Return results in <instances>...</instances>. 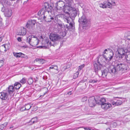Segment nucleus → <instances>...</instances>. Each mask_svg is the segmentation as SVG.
I'll use <instances>...</instances> for the list:
<instances>
[{"mask_svg":"<svg viewBox=\"0 0 130 130\" xmlns=\"http://www.w3.org/2000/svg\"><path fill=\"white\" fill-rule=\"evenodd\" d=\"M102 66H103L99 64L98 62L97 63H94V67L95 71L100 70Z\"/></svg>","mask_w":130,"mask_h":130,"instance_id":"22","label":"nucleus"},{"mask_svg":"<svg viewBox=\"0 0 130 130\" xmlns=\"http://www.w3.org/2000/svg\"><path fill=\"white\" fill-rule=\"evenodd\" d=\"M117 106H118L121 104L122 103V102L120 100H117L116 102Z\"/></svg>","mask_w":130,"mask_h":130,"instance_id":"36","label":"nucleus"},{"mask_svg":"<svg viewBox=\"0 0 130 130\" xmlns=\"http://www.w3.org/2000/svg\"><path fill=\"white\" fill-rule=\"evenodd\" d=\"M72 7L71 6L66 5L64 6L63 11L64 12L67 13L69 14V11L70 12L71 9H72Z\"/></svg>","mask_w":130,"mask_h":130,"instance_id":"19","label":"nucleus"},{"mask_svg":"<svg viewBox=\"0 0 130 130\" xmlns=\"http://www.w3.org/2000/svg\"><path fill=\"white\" fill-rule=\"evenodd\" d=\"M108 73L107 72L106 70H104L99 75L105 78L106 77Z\"/></svg>","mask_w":130,"mask_h":130,"instance_id":"24","label":"nucleus"},{"mask_svg":"<svg viewBox=\"0 0 130 130\" xmlns=\"http://www.w3.org/2000/svg\"><path fill=\"white\" fill-rule=\"evenodd\" d=\"M87 100V97L85 96L82 98V101L83 102H84Z\"/></svg>","mask_w":130,"mask_h":130,"instance_id":"38","label":"nucleus"},{"mask_svg":"<svg viewBox=\"0 0 130 130\" xmlns=\"http://www.w3.org/2000/svg\"><path fill=\"white\" fill-rule=\"evenodd\" d=\"M14 90V88L13 86H9L8 89V91L9 94H11L12 93Z\"/></svg>","mask_w":130,"mask_h":130,"instance_id":"25","label":"nucleus"},{"mask_svg":"<svg viewBox=\"0 0 130 130\" xmlns=\"http://www.w3.org/2000/svg\"><path fill=\"white\" fill-rule=\"evenodd\" d=\"M13 54L15 57L17 58H19V56L18 54L17 53H16L15 52L13 53Z\"/></svg>","mask_w":130,"mask_h":130,"instance_id":"44","label":"nucleus"},{"mask_svg":"<svg viewBox=\"0 0 130 130\" xmlns=\"http://www.w3.org/2000/svg\"><path fill=\"white\" fill-rule=\"evenodd\" d=\"M36 23V21L35 20H30L28 21L26 24V27L29 29L33 28L34 27Z\"/></svg>","mask_w":130,"mask_h":130,"instance_id":"12","label":"nucleus"},{"mask_svg":"<svg viewBox=\"0 0 130 130\" xmlns=\"http://www.w3.org/2000/svg\"><path fill=\"white\" fill-rule=\"evenodd\" d=\"M79 21L80 24L82 25L83 29H86L87 25L88 20L86 18L85 15H83L82 17L79 18Z\"/></svg>","mask_w":130,"mask_h":130,"instance_id":"7","label":"nucleus"},{"mask_svg":"<svg viewBox=\"0 0 130 130\" xmlns=\"http://www.w3.org/2000/svg\"><path fill=\"white\" fill-rule=\"evenodd\" d=\"M3 46H4V47L5 49L4 51L6 52L7 50L8 49V48L7 47L8 45L7 44H5L3 45Z\"/></svg>","mask_w":130,"mask_h":130,"instance_id":"40","label":"nucleus"},{"mask_svg":"<svg viewBox=\"0 0 130 130\" xmlns=\"http://www.w3.org/2000/svg\"><path fill=\"white\" fill-rule=\"evenodd\" d=\"M37 108H38L36 106H34L32 108V110L33 111H35L37 110Z\"/></svg>","mask_w":130,"mask_h":130,"instance_id":"42","label":"nucleus"},{"mask_svg":"<svg viewBox=\"0 0 130 130\" xmlns=\"http://www.w3.org/2000/svg\"><path fill=\"white\" fill-rule=\"evenodd\" d=\"M84 128L85 130H91L90 128L89 127H84Z\"/></svg>","mask_w":130,"mask_h":130,"instance_id":"45","label":"nucleus"},{"mask_svg":"<svg viewBox=\"0 0 130 130\" xmlns=\"http://www.w3.org/2000/svg\"><path fill=\"white\" fill-rule=\"evenodd\" d=\"M77 10L76 9L72 7V9H71L68 15L69 16L71 15L72 17L74 18L77 15Z\"/></svg>","mask_w":130,"mask_h":130,"instance_id":"16","label":"nucleus"},{"mask_svg":"<svg viewBox=\"0 0 130 130\" xmlns=\"http://www.w3.org/2000/svg\"><path fill=\"white\" fill-rule=\"evenodd\" d=\"M13 127V125H11L10 127V128H12Z\"/></svg>","mask_w":130,"mask_h":130,"instance_id":"52","label":"nucleus"},{"mask_svg":"<svg viewBox=\"0 0 130 130\" xmlns=\"http://www.w3.org/2000/svg\"><path fill=\"white\" fill-rule=\"evenodd\" d=\"M127 48L128 49H129V48H130V43L128 44Z\"/></svg>","mask_w":130,"mask_h":130,"instance_id":"49","label":"nucleus"},{"mask_svg":"<svg viewBox=\"0 0 130 130\" xmlns=\"http://www.w3.org/2000/svg\"><path fill=\"white\" fill-rule=\"evenodd\" d=\"M128 51V49L125 48L119 49L118 51V56L119 58L123 60L125 58V53H126Z\"/></svg>","mask_w":130,"mask_h":130,"instance_id":"8","label":"nucleus"},{"mask_svg":"<svg viewBox=\"0 0 130 130\" xmlns=\"http://www.w3.org/2000/svg\"><path fill=\"white\" fill-rule=\"evenodd\" d=\"M66 20L67 21L68 23L69 24L67 25V28L69 30L70 29H73L74 28V27L72 23H71L70 20H72V19L70 18L67 17L66 18Z\"/></svg>","mask_w":130,"mask_h":130,"instance_id":"14","label":"nucleus"},{"mask_svg":"<svg viewBox=\"0 0 130 130\" xmlns=\"http://www.w3.org/2000/svg\"><path fill=\"white\" fill-rule=\"evenodd\" d=\"M44 8L41 9L38 12V14L40 15L41 14H44V19L46 22H50L54 20V15L52 14L51 12L49 11L48 9H51L52 7H50L48 4L45 3L44 5Z\"/></svg>","mask_w":130,"mask_h":130,"instance_id":"1","label":"nucleus"},{"mask_svg":"<svg viewBox=\"0 0 130 130\" xmlns=\"http://www.w3.org/2000/svg\"><path fill=\"white\" fill-rule=\"evenodd\" d=\"M18 35L20 36H23L25 35L26 33V30L25 29L23 28L20 30L18 32Z\"/></svg>","mask_w":130,"mask_h":130,"instance_id":"23","label":"nucleus"},{"mask_svg":"<svg viewBox=\"0 0 130 130\" xmlns=\"http://www.w3.org/2000/svg\"><path fill=\"white\" fill-rule=\"evenodd\" d=\"M8 97L7 93H6L2 92L0 93V98L2 100H6Z\"/></svg>","mask_w":130,"mask_h":130,"instance_id":"21","label":"nucleus"},{"mask_svg":"<svg viewBox=\"0 0 130 130\" xmlns=\"http://www.w3.org/2000/svg\"><path fill=\"white\" fill-rule=\"evenodd\" d=\"M23 107V109H24V108H25V107Z\"/></svg>","mask_w":130,"mask_h":130,"instance_id":"54","label":"nucleus"},{"mask_svg":"<svg viewBox=\"0 0 130 130\" xmlns=\"http://www.w3.org/2000/svg\"><path fill=\"white\" fill-rule=\"evenodd\" d=\"M71 94V92H69V93H68V94Z\"/></svg>","mask_w":130,"mask_h":130,"instance_id":"53","label":"nucleus"},{"mask_svg":"<svg viewBox=\"0 0 130 130\" xmlns=\"http://www.w3.org/2000/svg\"><path fill=\"white\" fill-rule=\"evenodd\" d=\"M18 41H19L20 42L22 41L21 38L20 37H18L17 38Z\"/></svg>","mask_w":130,"mask_h":130,"instance_id":"46","label":"nucleus"},{"mask_svg":"<svg viewBox=\"0 0 130 130\" xmlns=\"http://www.w3.org/2000/svg\"><path fill=\"white\" fill-rule=\"evenodd\" d=\"M67 4L68 5L71 6L72 5V3H73V1H67Z\"/></svg>","mask_w":130,"mask_h":130,"instance_id":"35","label":"nucleus"},{"mask_svg":"<svg viewBox=\"0 0 130 130\" xmlns=\"http://www.w3.org/2000/svg\"><path fill=\"white\" fill-rule=\"evenodd\" d=\"M116 103V102H112V104L113 105L116 106L117 105Z\"/></svg>","mask_w":130,"mask_h":130,"instance_id":"48","label":"nucleus"},{"mask_svg":"<svg viewBox=\"0 0 130 130\" xmlns=\"http://www.w3.org/2000/svg\"><path fill=\"white\" fill-rule=\"evenodd\" d=\"M2 10L4 12V14L6 17H10L12 14L11 10L10 9L5 8H2Z\"/></svg>","mask_w":130,"mask_h":130,"instance_id":"10","label":"nucleus"},{"mask_svg":"<svg viewBox=\"0 0 130 130\" xmlns=\"http://www.w3.org/2000/svg\"><path fill=\"white\" fill-rule=\"evenodd\" d=\"M50 69H53L56 70L58 72V66L56 65H52L51 67L49 68Z\"/></svg>","mask_w":130,"mask_h":130,"instance_id":"28","label":"nucleus"},{"mask_svg":"<svg viewBox=\"0 0 130 130\" xmlns=\"http://www.w3.org/2000/svg\"><path fill=\"white\" fill-rule=\"evenodd\" d=\"M21 84L19 82H16L14 85V88L16 89H19L21 87Z\"/></svg>","mask_w":130,"mask_h":130,"instance_id":"26","label":"nucleus"},{"mask_svg":"<svg viewBox=\"0 0 130 130\" xmlns=\"http://www.w3.org/2000/svg\"><path fill=\"white\" fill-rule=\"evenodd\" d=\"M2 39V38L1 37H0V42L1 41Z\"/></svg>","mask_w":130,"mask_h":130,"instance_id":"50","label":"nucleus"},{"mask_svg":"<svg viewBox=\"0 0 130 130\" xmlns=\"http://www.w3.org/2000/svg\"><path fill=\"white\" fill-rule=\"evenodd\" d=\"M98 81V80H89V82L90 83H96Z\"/></svg>","mask_w":130,"mask_h":130,"instance_id":"43","label":"nucleus"},{"mask_svg":"<svg viewBox=\"0 0 130 130\" xmlns=\"http://www.w3.org/2000/svg\"><path fill=\"white\" fill-rule=\"evenodd\" d=\"M26 41L31 46H35L39 43L38 38L33 36H30L27 38Z\"/></svg>","mask_w":130,"mask_h":130,"instance_id":"3","label":"nucleus"},{"mask_svg":"<svg viewBox=\"0 0 130 130\" xmlns=\"http://www.w3.org/2000/svg\"><path fill=\"white\" fill-rule=\"evenodd\" d=\"M43 60L42 59H40V58H37L35 60V61H40L41 62V63L42 61H43Z\"/></svg>","mask_w":130,"mask_h":130,"instance_id":"39","label":"nucleus"},{"mask_svg":"<svg viewBox=\"0 0 130 130\" xmlns=\"http://www.w3.org/2000/svg\"><path fill=\"white\" fill-rule=\"evenodd\" d=\"M45 89L46 90V88H45Z\"/></svg>","mask_w":130,"mask_h":130,"instance_id":"55","label":"nucleus"},{"mask_svg":"<svg viewBox=\"0 0 130 130\" xmlns=\"http://www.w3.org/2000/svg\"><path fill=\"white\" fill-rule=\"evenodd\" d=\"M32 104H30V103H28L26 104L24 106V109H22L23 108V107H21L20 109V110L21 111H22L25 110H28L32 106Z\"/></svg>","mask_w":130,"mask_h":130,"instance_id":"20","label":"nucleus"},{"mask_svg":"<svg viewBox=\"0 0 130 130\" xmlns=\"http://www.w3.org/2000/svg\"><path fill=\"white\" fill-rule=\"evenodd\" d=\"M98 60V62L99 64H100L103 66H106L105 63L104 61V58L103 56H99Z\"/></svg>","mask_w":130,"mask_h":130,"instance_id":"15","label":"nucleus"},{"mask_svg":"<svg viewBox=\"0 0 130 130\" xmlns=\"http://www.w3.org/2000/svg\"><path fill=\"white\" fill-rule=\"evenodd\" d=\"M33 80L32 78H29L28 81V83L29 84H31L33 83Z\"/></svg>","mask_w":130,"mask_h":130,"instance_id":"32","label":"nucleus"},{"mask_svg":"<svg viewBox=\"0 0 130 130\" xmlns=\"http://www.w3.org/2000/svg\"><path fill=\"white\" fill-rule=\"evenodd\" d=\"M85 66V65L84 64H83L82 65L79 66L78 67V71L79 72L80 70H81Z\"/></svg>","mask_w":130,"mask_h":130,"instance_id":"34","label":"nucleus"},{"mask_svg":"<svg viewBox=\"0 0 130 130\" xmlns=\"http://www.w3.org/2000/svg\"><path fill=\"white\" fill-rule=\"evenodd\" d=\"M103 56L106 60L110 61L112 58L113 56V52L109 49H105L103 53Z\"/></svg>","mask_w":130,"mask_h":130,"instance_id":"4","label":"nucleus"},{"mask_svg":"<svg viewBox=\"0 0 130 130\" xmlns=\"http://www.w3.org/2000/svg\"><path fill=\"white\" fill-rule=\"evenodd\" d=\"M61 2L60 1H59L58 3V4H57V5L56 6V7L57 9H59L60 8H61L63 6V5H60V4H61V2Z\"/></svg>","mask_w":130,"mask_h":130,"instance_id":"30","label":"nucleus"},{"mask_svg":"<svg viewBox=\"0 0 130 130\" xmlns=\"http://www.w3.org/2000/svg\"><path fill=\"white\" fill-rule=\"evenodd\" d=\"M7 122H6L3 125H7Z\"/></svg>","mask_w":130,"mask_h":130,"instance_id":"51","label":"nucleus"},{"mask_svg":"<svg viewBox=\"0 0 130 130\" xmlns=\"http://www.w3.org/2000/svg\"><path fill=\"white\" fill-rule=\"evenodd\" d=\"M30 121L32 122L33 123L37 122L38 121L37 118L35 117L32 118Z\"/></svg>","mask_w":130,"mask_h":130,"instance_id":"31","label":"nucleus"},{"mask_svg":"<svg viewBox=\"0 0 130 130\" xmlns=\"http://www.w3.org/2000/svg\"><path fill=\"white\" fill-rule=\"evenodd\" d=\"M50 40L54 42L56 41L60 38V35L56 33H52L49 36Z\"/></svg>","mask_w":130,"mask_h":130,"instance_id":"9","label":"nucleus"},{"mask_svg":"<svg viewBox=\"0 0 130 130\" xmlns=\"http://www.w3.org/2000/svg\"><path fill=\"white\" fill-rule=\"evenodd\" d=\"M97 103L98 104L101 105L102 108L105 111L109 109L112 107L111 104L107 102L104 98L100 99Z\"/></svg>","mask_w":130,"mask_h":130,"instance_id":"2","label":"nucleus"},{"mask_svg":"<svg viewBox=\"0 0 130 130\" xmlns=\"http://www.w3.org/2000/svg\"><path fill=\"white\" fill-rule=\"evenodd\" d=\"M4 62L3 60H0V67H2L4 64Z\"/></svg>","mask_w":130,"mask_h":130,"instance_id":"41","label":"nucleus"},{"mask_svg":"<svg viewBox=\"0 0 130 130\" xmlns=\"http://www.w3.org/2000/svg\"><path fill=\"white\" fill-rule=\"evenodd\" d=\"M79 74V72L77 71L76 73H75L73 76L74 78L75 79L77 78L78 76V75Z\"/></svg>","mask_w":130,"mask_h":130,"instance_id":"33","label":"nucleus"},{"mask_svg":"<svg viewBox=\"0 0 130 130\" xmlns=\"http://www.w3.org/2000/svg\"><path fill=\"white\" fill-rule=\"evenodd\" d=\"M118 69V71H124L127 69V66L123 63H120L117 64L116 65Z\"/></svg>","mask_w":130,"mask_h":130,"instance_id":"11","label":"nucleus"},{"mask_svg":"<svg viewBox=\"0 0 130 130\" xmlns=\"http://www.w3.org/2000/svg\"><path fill=\"white\" fill-rule=\"evenodd\" d=\"M111 2L108 1H104L103 3L99 4L100 7L103 8H107L112 9V6L115 5V2L111 1Z\"/></svg>","mask_w":130,"mask_h":130,"instance_id":"5","label":"nucleus"},{"mask_svg":"<svg viewBox=\"0 0 130 130\" xmlns=\"http://www.w3.org/2000/svg\"><path fill=\"white\" fill-rule=\"evenodd\" d=\"M26 79L25 78H23L21 80L20 82L23 84H24L26 83Z\"/></svg>","mask_w":130,"mask_h":130,"instance_id":"37","label":"nucleus"},{"mask_svg":"<svg viewBox=\"0 0 130 130\" xmlns=\"http://www.w3.org/2000/svg\"><path fill=\"white\" fill-rule=\"evenodd\" d=\"M58 28L60 29L62 31H63L65 30V26L62 24H58Z\"/></svg>","mask_w":130,"mask_h":130,"instance_id":"27","label":"nucleus"},{"mask_svg":"<svg viewBox=\"0 0 130 130\" xmlns=\"http://www.w3.org/2000/svg\"><path fill=\"white\" fill-rule=\"evenodd\" d=\"M42 43L43 44H44V45L39 46H37V47L38 48H46L47 47V46L48 45V43L51 45V44H50L51 42H49V41L48 39H46L45 40L43 41Z\"/></svg>","mask_w":130,"mask_h":130,"instance_id":"17","label":"nucleus"},{"mask_svg":"<svg viewBox=\"0 0 130 130\" xmlns=\"http://www.w3.org/2000/svg\"><path fill=\"white\" fill-rule=\"evenodd\" d=\"M100 99L99 97H96V98L93 96L90 97L88 100L89 106L91 107H94L96 104H98L97 102Z\"/></svg>","mask_w":130,"mask_h":130,"instance_id":"6","label":"nucleus"},{"mask_svg":"<svg viewBox=\"0 0 130 130\" xmlns=\"http://www.w3.org/2000/svg\"><path fill=\"white\" fill-rule=\"evenodd\" d=\"M108 70L109 72L112 74H115L118 71L116 66H110L108 68Z\"/></svg>","mask_w":130,"mask_h":130,"instance_id":"13","label":"nucleus"},{"mask_svg":"<svg viewBox=\"0 0 130 130\" xmlns=\"http://www.w3.org/2000/svg\"><path fill=\"white\" fill-rule=\"evenodd\" d=\"M25 2H24V3H25Z\"/></svg>","mask_w":130,"mask_h":130,"instance_id":"56","label":"nucleus"},{"mask_svg":"<svg viewBox=\"0 0 130 130\" xmlns=\"http://www.w3.org/2000/svg\"><path fill=\"white\" fill-rule=\"evenodd\" d=\"M18 54L19 56V57L21 56L23 54L21 53H17Z\"/></svg>","mask_w":130,"mask_h":130,"instance_id":"47","label":"nucleus"},{"mask_svg":"<svg viewBox=\"0 0 130 130\" xmlns=\"http://www.w3.org/2000/svg\"><path fill=\"white\" fill-rule=\"evenodd\" d=\"M125 37L126 39L130 40V31H128L125 34Z\"/></svg>","mask_w":130,"mask_h":130,"instance_id":"29","label":"nucleus"},{"mask_svg":"<svg viewBox=\"0 0 130 130\" xmlns=\"http://www.w3.org/2000/svg\"><path fill=\"white\" fill-rule=\"evenodd\" d=\"M123 60L125 61L130 63V52L127 51L126 54V56Z\"/></svg>","mask_w":130,"mask_h":130,"instance_id":"18","label":"nucleus"}]
</instances>
